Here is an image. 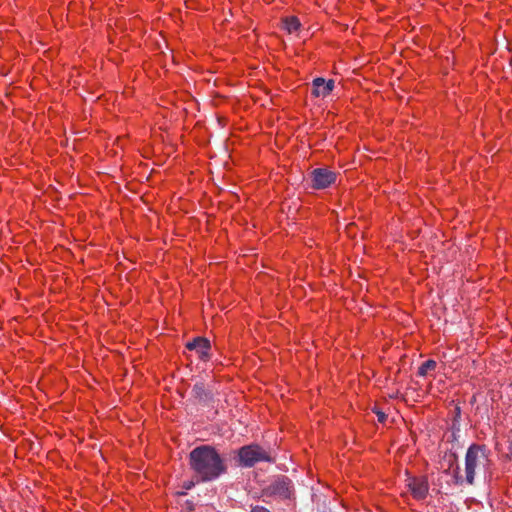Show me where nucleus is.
<instances>
[{"instance_id": "4", "label": "nucleus", "mask_w": 512, "mask_h": 512, "mask_svg": "<svg viewBox=\"0 0 512 512\" xmlns=\"http://www.w3.org/2000/svg\"><path fill=\"white\" fill-rule=\"evenodd\" d=\"M312 186L315 189H325L336 181V173L327 168H317L311 173Z\"/></svg>"}, {"instance_id": "2", "label": "nucleus", "mask_w": 512, "mask_h": 512, "mask_svg": "<svg viewBox=\"0 0 512 512\" xmlns=\"http://www.w3.org/2000/svg\"><path fill=\"white\" fill-rule=\"evenodd\" d=\"M488 456L484 446L472 444L465 455V474L468 484L474 483L476 472L485 466Z\"/></svg>"}, {"instance_id": "8", "label": "nucleus", "mask_w": 512, "mask_h": 512, "mask_svg": "<svg viewBox=\"0 0 512 512\" xmlns=\"http://www.w3.org/2000/svg\"><path fill=\"white\" fill-rule=\"evenodd\" d=\"M300 21L297 17L295 16H289V17H286L285 19H283V28L288 32V33H295L299 30L300 28Z\"/></svg>"}, {"instance_id": "10", "label": "nucleus", "mask_w": 512, "mask_h": 512, "mask_svg": "<svg viewBox=\"0 0 512 512\" xmlns=\"http://www.w3.org/2000/svg\"><path fill=\"white\" fill-rule=\"evenodd\" d=\"M251 512H270V511L263 506H255L252 508Z\"/></svg>"}, {"instance_id": "3", "label": "nucleus", "mask_w": 512, "mask_h": 512, "mask_svg": "<svg viewBox=\"0 0 512 512\" xmlns=\"http://www.w3.org/2000/svg\"><path fill=\"white\" fill-rule=\"evenodd\" d=\"M238 456L240 464L245 467H252L260 461H272L270 455L258 445L242 447L238 452Z\"/></svg>"}, {"instance_id": "6", "label": "nucleus", "mask_w": 512, "mask_h": 512, "mask_svg": "<svg viewBox=\"0 0 512 512\" xmlns=\"http://www.w3.org/2000/svg\"><path fill=\"white\" fill-rule=\"evenodd\" d=\"M334 86L335 82L332 79L325 80L321 77L315 78L312 82V95L325 98L333 91Z\"/></svg>"}, {"instance_id": "11", "label": "nucleus", "mask_w": 512, "mask_h": 512, "mask_svg": "<svg viewBox=\"0 0 512 512\" xmlns=\"http://www.w3.org/2000/svg\"><path fill=\"white\" fill-rule=\"evenodd\" d=\"M377 415H378V420H379L380 422H383V421H384V419H385V414H384V413H378Z\"/></svg>"}, {"instance_id": "5", "label": "nucleus", "mask_w": 512, "mask_h": 512, "mask_svg": "<svg viewBox=\"0 0 512 512\" xmlns=\"http://www.w3.org/2000/svg\"><path fill=\"white\" fill-rule=\"evenodd\" d=\"M407 487L417 500L424 499L428 493V482L424 478L409 477Z\"/></svg>"}, {"instance_id": "7", "label": "nucleus", "mask_w": 512, "mask_h": 512, "mask_svg": "<svg viewBox=\"0 0 512 512\" xmlns=\"http://www.w3.org/2000/svg\"><path fill=\"white\" fill-rule=\"evenodd\" d=\"M186 348L189 350H195L201 360L209 359V351L211 348L210 341L203 337H197L193 341L186 344Z\"/></svg>"}, {"instance_id": "1", "label": "nucleus", "mask_w": 512, "mask_h": 512, "mask_svg": "<svg viewBox=\"0 0 512 512\" xmlns=\"http://www.w3.org/2000/svg\"><path fill=\"white\" fill-rule=\"evenodd\" d=\"M190 463L193 470L204 481L214 480L225 472L223 460L210 446H200L190 453Z\"/></svg>"}, {"instance_id": "9", "label": "nucleus", "mask_w": 512, "mask_h": 512, "mask_svg": "<svg viewBox=\"0 0 512 512\" xmlns=\"http://www.w3.org/2000/svg\"><path fill=\"white\" fill-rule=\"evenodd\" d=\"M437 363L434 360H427L418 369V375L425 377L429 374V372L434 371L436 369Z\"/></svg>"}]
</instances>
